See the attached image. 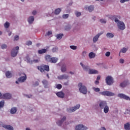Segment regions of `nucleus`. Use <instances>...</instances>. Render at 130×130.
I'll list each match as a JSON object with an SVG mask.
<instances>
[{
    "label": "nucleus",
    "mask_w": 130,
    "mask_h": 130,
    "mask_svg": "<svg viewBox=\"0 0 130 130\" xmlns=\"http://www.w3.org/2000/svg\"><path fill=\"white\" fill-rule=\"evenodd\" d=\"M115 23H117L118 29L120 30H124L125 29V24L121 21H119L117 19H115Z\"/></svg>",
    "instance_id": "nucleus-1"
},
{
    "label": "nucleus",
    "mask_w": 130,
    "mask_h": 130,
    "mask_svg": "<svg viewBox=\"0 0 130 130\" xmlns=\"http://www.w3.org/2000/svg\"><path fill=\"white\" fill-rule=\"evenodd\" d=\"M38 70L39 71H40L41 73H44V72L46 71V72H49V66L48 65H42L41 66H38L37 67Z\"/></svg>",
    "instance_id": "nucleus-2"
},
{
    "label": "nucleus",
    "mask_w": 130,
    "mask_h": 130,
    "mask_svg": "<svg viewBox=\"0 0 130 130\" xmlns=\"http://www.w3.org/2000/svg\"><path fill=\"white\" fill-rule=\"evenodd\" d=\"M78 87H79V91L80 93H82V94H87V87L85 86H83L82 83H79L78 84Z\"/></svg>",
    "instance_id": "nucleus-3"
},
{
    "label": "nucleus",
    "mask_w": 130,
    "mask_h": 130,
    "mask_svg": "<svg viewBox=\"0 0 130 130\" xmlns=\"http://www.w3.org/2000/svg\"><path fill=\"white\" fill-rule=\"evenodd\" d=\"M19 46H17L12 50L11 54L12 57H16V56L19 53Z\"/></svg>",
    "instance_id": "nucleus-4"
},
{
    "label": "nucleus",
    "mask_w": 130,
    "mask_h": 130,
    "mask_svg": "<svg viewBox=\"0 0 130 130\" xmlns=\"http://www.w3.org/2000/svg\"><path fill=\"white\" fill-rule=\"evenodd\" d=\"M106 83L109 85V86H110V85H112L113 84V78L112 77L110 76H108L106 78Z\"/></svg>",
    "instance_id": "nucleus-5"
},
{
    "label": "nucleus",
    "mask_w": 130,
    "mask_h": 130,
    "mask_svg": "<svg viewBox=\"0 0 130 130\" xmlns=\"http://www.w3.org/2000/svg\"><path fill=\"white\" fill-rule=\"evenodd\" d=\"M100 94H101V95H103L104 96H108L109 97L111 96H114L113 92H111L108 91L101 92Z\"/></svg>",
    "instance_id": "nucleus-6"
},
{
    "label": "nucleus",
    "mask_w": 130,
    "mask_h": 130,
    "mask_svg": "<svg viewBox=\"0 0 130 130\" xmlns=\"http://www.w3.org/2000/svg\"><path fill=\"white\" fill-rule=\"evenodd\" d=\"M21 75H23L24 76H21L20 78L18 79L19 82L20 83H23V82H25L26 80H27V76H26V74L25 73H21V74H20V76Z\"/></svg>",
    "instance_id": "nucleus-7"
},
{
    "label": "nucleus",
    "mask_w": 130,
    "mask_h": 130,
    "mask_svg": "<svg viewBox=\"0 0 130 130\" xmlns=\"http://www.w3.org/2000/svg\"><path fill=\"white\" fill-rule=\"evenodd\" d=\"M88 128L85 127L83 125L79 124L76 126L75 129L76 130H86Z\"/></svg>",
    "instance_id": "nucleus-8"
},
{
    "label": "nucleus",
    "mask_w": 130,
    "mask_h": 130,
    "mask_svg": "<svg viewBox=\"0 0 130 130\" xmlns=\"http://www.w3.org/2000/svg\"><path fill=\"white\" fill-rule=\"evenodd\" d=\"M80 105H77L74 107L70 108V109H69L68 110V111L69 112H74V111H76L77 109H79V108H80Z\"/></svg>",
    "instance_id": "nucleus-9"
},
{
    "label": "nucleus",
    "mask_w": 130,
    "mask_h": 130,
    "mask_svg": "<svg viewBox=\"0 0 130 130\" xmlns=\"http://www.w3.org/2000/svg\"><path fill=\"white\" fill-rule=\"evenodd\" d=\"M12 94L9 93H6L3 94L2 99H11Z\"/></svg>",
    "instance_id": "nucleus-10"
},
{
    "label": "nucleus",
    "mask_w": 130,
    "mask_h": 130,
    "mask_svg": "<svg viewBox=\"0 0 130 130\" xmlns=\"http://www.w3.org/2000/svg\"><path fill=\"white\" fill-rule=\"evenodd\" d=\"M118 96L120 97V98H122L123 99H125V100H129V101H130V98L122 93H119L118 94Z\"/></svg>",
    "instance_id": "nucleus-11"
},
{
    "label": "nucleus",
    "mask_w": 130,
    "mask_h": 130,
    "mask_svg": "<svg viewBox=\"0 0 130 130\" xmlns=\"http://www.w3.org/2000/svg\"><path fill=\"white\" fill-rule=\"evenodd\" d=\"M67 117L66 116H63L61 119V120H59L57 122V125H59V126H60L62 123H63L64 121L66 120Z\"/></svg>",
    "instance_id": "nucleus-12"
},
{
    "label": "nucleus",
    "mask_w": 130,
    "mask_h": 130,
    "mask_svg": "<svg viewBox=\"0 0 130 130\" xmlns=\"http://www.w3.org/2000/svg\"><path fill=\"white\" fill-rule=\"evenodd\" d=\"M99 106L101 109H103L106 106H107V103L105 101H101L100 103Z\"/></svg>",
    "instance_id": "nucleus-13"
},
{
    "label": "nucleus",
    "mask_w": 130,
    "mask_h": 130,
    "mask_svg": "<svg viewBox=\"0 0 130 130\" xmlns=\"http://www.w3.org/2000/svg\"><path fill=\"white\" fill-rule=\"evenodd\" d=\"M58 80H68V79H69V76L64 74L62 75H60L59 76H58Z\"/></svg>",
    "instance_id": "nucleus-14"
},
{
    "label": "nucleus",
    "mask_w": 130,
    "mask_h": 130,
    "mask_svg": "<svg viewBox=\"0 0 130 130\" xmlns=\"http://www.w3.org/2000/svg\"><path fill=\"white\" fill-rule=\"evenodd\" d=\"M57 60H58V58L56 57H52L50 60V62L51 63H56L57 62Z\"/></svg>",
    "instance_id": "nucleus-15"
},
{
    "label": "nucleus",
    "mask_w": 130,
    "mask_h": 130,
    "mask_svg": "<svg viewBox=\"0 0 130 130\" xmlns=\"http://www.w3.org/2000/svg\"><path fill=\"white\" fill-rule=\"evenodd\" d=\"M127 85H128V81H124L120 84V87L124 88V87H126V86H127Z\"/></svg>",
    "instance_id": "nucleus-16"
},
{
    "label": "nucleus",
    "mask_w": 130,
    "mask_h": 130,
    "mask_svg": "<svg viewBox=\"0 0 130 130\" xmlns=\"http://www.w3.org/2000/svg\"><path fill=\"white\" fill-rule=\"evenodd\" d=\"M3 127H4V128H6L8 130H14V128L13 127V126L10 125H3Z\"/></svg>",
    "instance_id": "nucleus-17"
},
{
    "label": "nucleus",
    "mask_w": 130,
    "mask_h": 130,
    "mask_svg": "<svg viewBox=\"0 0 130 130\" xmlns=\"http://www.w3.org/2000/svg\"><path fill=\"white\" fill-rule=\"evenodd\" d=\"M56 94L60 98H63L64 97V93L61 91L57 92Z\"/></svg>",
    "instance_id": "nucleus-18"
},
{
    "label": "nucleus",
    "mask_w": 130,
    "mask_h": 130,
    "mask_svg": "<svg viewBox=\"0 0 130 130\" xmlns=\"http://www.w3.org/2000/svg\"><path fill=\"white\" fill-rule=\"evenodd\" d=\"M102 34H98L96 35L93 38V41L94 43L97 42L98 41V38L100 37V35H101Z\"/></svg>",
    "instance_id": "nucleus-19"
},
{
    "label": "nucleus",
    "mask_w": 130,
    "mask_h": 130,
    "mask_svg": "<svg viewBox=\"0 0 130 130\" xmlns=\"http://www.w3.org/2000/svg\"><path fill=\"white\" fill-rule=\"evenodd\" d=\"M88 73L89 74V75H92L93 74H98V71L95 70L90 69Z\"/></svg>",
    "instance_id": "nucleus-20"
},
{
    "label": "nucleus",
    "mask_w": 130,
    "mask_h": 130,
    "mask_svg": "<svg viewBox=\"0 0 130 130\" xmlns=\"http://www.w3.org/2000/svg\"><path fill=\"white\" fill-rule=\"evenodd\" d=\"M28 22L29 24H32L34 22V17L30 16L28 18Z\"/></svg>",
    "instance_id": "nucleus-21"
},
{
    "label": "nucleus",
    "mask_w": 130,
    "mask_h": 130,
    "mask_svg": "<svg viewBox=\"0 0 130 130\" xmlns=\"http://www.w3.org/2000/svg\"><path fill=\"white\" fill-rule=\"evenodd\" d=\"M85 10H87L88 9L89 12H92V11L94 10V6H90L89 7H85Z\"/></svg>",
    "instance_id": "nucleus-22"
},
{
    "label": "nucleus",
    "mask_w": 130,
    "mask_h": 130,
    "mask_svg": "<svg viewBox=\"0 0 130 130\" xmlns=\"http://www.w3.org/2000/svg\"><path fill=\"white\" fill-rule=\"evenodd\" d=\"M61 71L62 73H64L65 72H67V66L66 64H63L61 67Z\"/></svg>",
    "instance_id": "nucleus-23"
},
{
    "label": "nucleus",
    "mask_w": 130,
    "mask_h": 130,
    "mask_svg": "<svg viewBox=\"0 0 130 130\" xmlns=\"http://www.w3.org/2000/svg\"><path fill=\"white\" fill-rule=\"evenodd\" d=\"M16 112H17V108H12L11 109V111H10V113L11 114H15V113H16Z\"/></svg>",
    "instance_id": "nucleus-24"
},
{
    "label": "nucleus",
    "mask_w": 130,
    "mask_h": 130,
    "mask_svg": "<svg viewBox=\"0 0 130 130\" xmlns=\"http://www.w3.org/2000/svg\"><path fill=\"white\" fill-rule=\"evenodd\" d=\"M46 51H47L46 49H42L38 51V53H39V54H43V53H45Z\"/></svg>",
    "instance_id": "nucleus-25"
},
{
    "label": "nucleus",
    "mask_w": 130,
    "mask_h": 130,
    "mask_svg": "<svg viewBox=\"0 0 130 130\" xmlns=\"http://www.w3.org/2000/svg\"><path fill=\"white\" fill-rule=\"evenodd\" d=\"M125 130H130V124L129 123H126L124 125Z\"/></svg>",
    "instance_id": "nucleus-26"
},
{
    "label": "nucleus",
    "mask_w": 130,
    "mask_h": 130,
    "mask_svg": "<svg viewBox=\"0 0 130 130\" xmlns=\"http://www.w3.org/2000/svg\"><path fill=\"white\" fill-rule=\"evenodd\" d=\"M45 59L47 61L50 62V59H51V57H50V55H46L45 56Z\"/></svg>",
    "instance_id": "nucleus-27"
},
{
    "label": "nucleus",
    "mask_w": 130,
    "mask_h": 130,
    "mask_svg": "<svg viewBox=\"0 0 130 130\" xmlns=\"http://www.w3.org/2000/svg\"><path fill=\"white\" fill-rule=\"evenodd\" d=\"M43 85H44L45 88H47V86H48V82L46 80H44L42 81Z\"/></svg>",
    "instance_id": "nucleus-28"
},
{
    "label": "nucleus",
    "mask_w": 130,
    "mask_h": 130,
    "mask_svg": "<svg viewBox=\"0 0 130 130\" xmlns=\"http://www.w3.org/2000/svg\"><path fill=\"white\" fill-rule=\"evenodd\" d=\"M108 111H109V107L107 106L104 108V112L105 113H108Z\"/></svg>",
    "instance_id": "nucleus-29"
},
{
    "label": "nucleus",
    "mask_w": 130,
    "mask_h": 130,
    "mask_svg": "<svg viewBox=\"0 0 130 130\" xmlns=\"http://www.w3.org/2000/svg\"><path fill=\"white\" fill-rule=\"evenodd\" d=\"M80 64L81 66V67H82L83 70H84V71H87L88 70H89V67L88 66H84V64H83V63L81 62Z\"/></svg>",
    "instance_id": "nucleus-30"
},
{
    "label": "nucleus",
    "mask_w": 130,
    "mask_h": 130,
    "mask_svg": "<svg viewBox=\"0 0 130 130\" xmlns=\"http://www.w3.org/2000/svg\"><path fill=\"white\" fill-rule=\"evenodd\" d=\"M12 73H11V72H10L9 71H8L6 73V76L7 77V78H12Z\"/></svg>",
    "instance_id": "nucleus-31"
},
{
    "label": "nucleus",
    "mask_w": 130,
    "mask_h": 130,
    "mask_svg": "<svg viewBox=\"0 0 130 130\" xmlns=\"http://www.w3.org/2000/svg\"><path fill=\"white\" fill-rule=\"evenodd\" d=\"M107 37H108L109 38H113L114 37V35L110 32H108L106 35Z\"/></svg>",
    "instance_id": "nucleus-32"
},
{
    "label": "nucleus",
    "mask_w": 130,
    "mask_h": 130,
    "mask_svg": "<svg viewBox=\"0 0 130 130\" xmlns=\"http://www.w3.org/2000/svg\"><path fill=\"white\" fill-rule=\"evenodd\" d=\"M62 36H63V34H59L56 36V37H57V39H59V40H60V39L62 38Z\"/></svg>",
    "instance_id": "nucleus-33"
},
{
    "label": "nucleus",
    "mask_w": 130,
    "mask_h": 130,
    "mask_svg": "<svg viewBox=\"0 0 130 130\" xmlns=\"http://www.w3.org/2000/svg\"><path fill=\"white\" fill-rule=\"evenodd\" d=\"M89 58H94V57H95V53H94L93 52L89 53Z\"/></svg>",
    "instance_id": "nucleus-34"
},
{
    "label": "nucleus",
    "mask_w": 130,
    "mask_h": 130,
    "mask_svg": "<svg viewBox=\"0 0 130 130\" xmlns=\"http://www.w3.org/2000/svg\"><path fill=\"white\" fill-rule=\"evenodd\" d=\"M61 12V9L60 8H58L55 10V15H58Z\"/></svg>",
    "instance_id": "nucleus-35"
},
{
    "label": "nucleus",
    "mask_w": 130,
    "mask_h": 130,
    "mask_svg": "<svg viewBox=\"0 0 130 130\" xmlns=\"http://www.w3.org/2000/svg\"><path fill=\"white\" fill-rule=\"evenodd\" d=\"M4 27H5V28H9V27H10V23H9V22L7 21L4 24Z\"/></svg>",
    "instance_id": "nucleus-36"
},
{
    "label": "nucleus",
    "mask_w": 130,
    "mask_h": 130,
    "mask_svg": "<svg viewBox=\"0 0 130 130\" xmlns=\"http://www.w3.org/2000/svg\"><path fill=\"white\" fill-rule=\"evenodd\" d=\"M5 105V102L4 101H1L0 102V108H3Z\"/></svg>",
    "instance_id": "nucleus-37"
},
{
    "label": "nucleus",
    "mask_w": 130,
    "mask_h": 130,
    "mask_svg": "<svg viewBox=\"0 0 130 130\" xmlns=\"http://www.w3.org/2000/svg\"><path fill=\"white\" fill-rule=\"evenodd\" d=\"M7 47H8V46L6 44H3L1 46V48H2V49H6Z\"/></svg>",
    "instance_id": "nucleus-38"
},
{
    "label": "nucleus",
    "mask_w": 130,
    "mask_h": 130,
    "mask_svg": "<svg viewBox=\"0 0 130 130\" xmlns=\"http://www.w3.org/2000/svg\"><path fill=\"white\" fill-rule=\"evenodd\" d=\"M92 89H93V90H94V91H95V92H100V88H99L93 87Z\"/></svg>",
    "instance_id": "nucleus-39"
},
{
    "label": "nucleus",
    "mask_w": 130,
    "mask_h": 130,
    "mask_svg": "<svg viewBox=\"0 0 130 130\" xmlns=\"http://www.w3.org/2000/svg\"><path fill=\"white\" fill-rule=\"evenodd\" d=\"M127 51V49L125 48H123L121 49V52H122L123 53H125V52H126V51Z\"/></svg>",
    "instance_id": "nucleus-40"
},
{
    "label": "nucleus",
    "mask_w": 130,
    "mask_h": 130,
    "mask_svg": "<svg viewBox=\"0 0 130 130\" xmlns=\"http://www.w3.org/2000/svg\"><path fill=\"white\" fill-rule=\"evenodd\" d=\"M62 87V86H61V84H57L56 85L57 89H58V90H60L61 88Z\"/></svg>",
    "instance_id": "nucleus-41"
},
{
    "label": "nucleus",
    "mask_w": 130,
    "mask_h": 130,
    "mask_svg": "<svg viewBox=\"0 0 130 130\" xmlns=\"http://www.w3.org/2000/svg\"><path fill=\"white\" fill-rule=\"evenodd\" d=\"M26 45H28V46L30 45H32V42H31V41H28L26 42Z\"/></svg>",
    "instance_id": "nucleus-42"
},
{
    "label": "nucleus",
    "mask_w": 130,
    "mask_h": 130,
    "mask_svg": "<svg viewBox=\"0 0 130 130\" xmlns=\"http://www.w3.org/2000/svg\"><path fill=\"white\" fill-rule=\"evenodd\" d=\"M63 19H68L69 18V14H64L62 15Z\"/></svg>",
    "instance_id": "nucleus-43"
},
{
    "label": "nucleus",
    "mask_w": 130,
    "mask_h": 130,
    "mask_svg": "<svg viewBox=\"0 0 130 130\" xmlns=\"http://www.w3.org/2000/svg\"><path fill=\"white\" fill-rule=\"evenodd\" d=\"M75 15H76V17H80L81 16V12H75Z\"/></svg>",
    "instance_id": "nucleus-44"
},
{
    "label": "nucleus",
    "mask_w": 130,
    "mask_h": 130,
    "mask_svg": "<svg viewBox=\"0 0 130 130\" xmlns=\"http://www.w3.org/2000/svg\"><path fill=\"white\" fill-rule=\"evenodd\" d=\"M70 48H71V49H73V50H76V49H77V46H70Z\"/></svg>",
    "instance_id": "nucleus-45"
},
{
    "label": "nucleus",
    "mask_w": 130,
    "mask_h": 130,
    "mask_svg": "<svg viewBox=\"0 0 130 130\" xmlns=\"http://www.w3.org/2000/svg\"><path fill=\"white\" fill-rule=\"evenodd\" d=\"M52 34V31H48V32L47 33V34L46 35V36H49L50 35H51Z\"/></svg>",
    "instance_id": "nucleus-46"
},
{
    "label": "nucleus",
    "mask_w": 130,
    "mask_h": 130,
    "mask_svg": "<svg viewBox=\"0 0 130 130\" xmlns=\"http://www.w3.org/2000/svg\"><path fill=\"white\" fill-rule=\"evenodd\" d=\"M130 0H121L120 3L121 4H123V3H125V2H129Z\"/></svg>",
    "instance_id": "nucleus-47"
},
{
    "label": "nucleus",
    "mask_w": 130,
    "mask_h": 130,
    "mask_svg": "<svg viewBox=\"0 0 130 130\" xmlns=\"http://www.w3.org/2000/svg\"><path fill=\"white\" fill-rule=\"evenodd\" d=\"M110 56V52H107L106 53V56Z\"/></svg>",
    "instance_id": "nucleus-48"
},
{
    "label": "nucleus",
    "mask_w": 130,
    "mask_h": 130,
    "mask_svg": "<svg viewBox=\"0 0 130 130\" xmlns=\"http://www.w3.org/2000/svg\"><path fill=\"white\" fill-rule=\"evenodd\" d=\"M52 50L53 52H55L57 50V48H53Z\"/></svg>",
    "instance_id": "nucleus-49"
},
{
    "label": "nucleus",
    "mask_w": 130,
    "mask_h": 130,
    "mask_svg": "<svg viewBox=\"0 0 130 130\" xmlns=\"http://www.w3.org/2000/svg\"><path fill=\"white\" fill-rule=\"evenodd\" d=\"M100 22H101V23H106V20H105L104 19H101Z\"/></svg>",
    "instance_id": "nucleus-50"
},
{
    "label": "nucleus",
    "mask_w": 130,
    "mask_h": 130,
    "mask_svg": "<svg viewBox=\"0 0 130 130\" xmlns=\"http://www.w3.org/2000/svg\"><path fill=\"white\" fill-rule=\"evenodd\" d=\"M15 40H19V37L18 36H16L14 38V41Z\"/></svg>",
    "instance_id": "nucleus-51"
},
{
    "label": "nucleus",
    "mask_w": 130,
    "mask_h": 130,
    "mask_svg": "<svg viewBox=\"0 0 130 130\" xmlns=\"http://www.w3.org/2000/svg\"><path fill=\"white\" fill-rule=\"evenodd\" d=\"M124 62V60L123 59H120V63H123Z\"/></svg>",
    "instance_id": "nucleus-52"
},
{
    "label": "nucleus",
    "mask_w": 130,
    "mask_h": 130,
    "mask_svg": "<svg viewBox=\"0 0 130 130\" xmlns=\"http://www.w3.org/2000/svg\"><path fill=\"white\" fill-rule=\"evenodd\" d=\"M33 62L37 63V62H39V59H35V60H33Z\"/></svg>",
    "instance_id": "nucleus-53"
},
{
    "label": "nucleus",
    "mask_w": 130,
    "mask_h": 130,
    "mask_svg": "<svg viewBox=\"0 0 130 130\" xmlns=\"http://www.w3.org/2000/svg\"><path fill=\"white\" fill-rule=\"evenodd\" d=\"M94 84H95V85H98V84H99V80H96L94 82Z\"/></svg>",
    "instance_id": "nucleus-54"
},
{
    "label": "nucleus",
    "mask_w": 130,
    "mask_h": 130,
    "mask_svg": "<svg viewBox=\"0 0 130 130\" xmlns=\"http://www.w3.org/2000/svg\"><path fill=\"white\" fill-rule=\"evenodd\" d=\"M32 15H36V14H37V12H36V11H34L32 12Z\"/></svg>",
    "instance_id": "nucleus-55"
},
{
    "label": "nucleus",
    "mask_w": 130,
    "mask_h": 130,
    "mask_svg": "<svg viewBox=\"0 0 130 130\" xmlns=\"http://www.w3.org/2000/svg\"><path fill=\"white\" fill-rule=\"evenodd\" d=\"M101 78V77L100 76H98L97 77V78H96V80L97 81H99V80H100V78Z\"/></svg>",
    "instance_id": "nucleus-56"
},
{
    "label": "nucleus",
    "mask_w": 130,
    "mask_h": 130,
    "mask_svg": "<svg viewBox=\"0 0 130 130\" xmlns=\"http://www.w3.org/2000/svg\"><path fill=\"white\" fill-rule=\"evenodd\" d=\"M70 27H68V26H66L65 27V30H70Z\"/></svg>",
    "instance_id": "nucleus-57"
},
{
    "label": "nucleus",
    "mask_w": 130,
    "mask_h": 130,
    "mask_svg": "<svg viewBox=\"0 0 130 130\" xmlns=\"http://www.w3.org/2000/svg\"><path fill=\"white\" fill-rule=\"evenodd\" d=\"M0 99H3V94L0 92Z\"/></svg>",
    "instance_id": "nucleus-58"
},
{
    "label": "nucleus",
    "mask_w": 130,
    "mask_h": 130,
    "mask_svg": "<svg viewBox=\"0 0 130 130\" xmlns=\"http://www.w3.org/2000/svg\"><path fill=\"white\" fill-rule=\"evenodd\" d=\"M101 130H106V128H105V127H102L101 128Z\"/></svg>",
    "instance_id": "nucleus-59"
},
{
    "label": "nucleus",
    "mask_w": 130,
    "mask_h": 130,
    "mask_svg": "<svg viewBox=\"0 0 130 130\" xmlns=\"http://www.w3.org/2000/svg\"><path fill=\"white\" fill-rule=\"evenodd\" d=\"M38 85H39V82H36V86H38Z\"/></svg>",
    "instance_id": "nucleus-60"
},
{
    "label": "nucleus",
    "mask_w": 130,
    "mask_h": 130,
    "mask_svg": "<svg viewBox=\"0 0 130 130\" xmlns=\"http://www.w3.org/2000/svg\"><path fill=\"white\" fill-rule=\"evenodd\" d=\"M68 124H69V122H65V125H68Z\"/></svg>",
    "instance_id": "nucleus-61"
},
{
    "label": "nucleus",
    "mask_w": 130,
    "mask_h": 130,
    "mask_svg": "<svg viewBox=\"0 0 130 130\" xmlns=\"http://www.w3.org/2000/svg\"><path fill=\"white\" fill-rule=\"evenodd\" d=\"M9 36H11L12 35V32H10L8 34Z\"/></svg>",
    "instance_id": "nucleus-62"
},
{
    "label": "nucleus",
    "mask_w": 130,
    "mask_h": 130,
    "mask_svg": "<svg viewBox=\"0 0 130 130\" xmlns=\"http://www.w3.org/2000/svg\"><path fill=\"white\" fill-rule=\"evenodd\" d=\"M47 77L48 79H49V75H48V74H47Z\"/></svg>",
    "instance_id": "nucleus-63"
},
{
    "label": "nucleus",
    "mask_w": 130,
    "mask_h": 130,
    "mask_svg": "<svg viewBox=\"0 0 130 130\" xmlns=\"http://www.w3.org/2000/svg\"><path fill=\"white\" fill-rule=\"evenodd\" d=\"M26 130H30V128H26Z\"/></svg>",
    "instance_id": "nucleus-64"
}]
</instances>
